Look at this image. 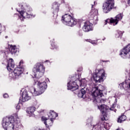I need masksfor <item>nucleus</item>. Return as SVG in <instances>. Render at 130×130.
Here are the masks:
<instances>
[{
  "label": "nucleus",
  "mask_w": 130,
  "mask_h": 130,
  "mask_svg": "<svg viewBox=\"0 0 130 130\" xmlns=\"http://www.w3.org/2000/svg\"><path fill=\"white\" fill-rule=\"evenodd\" d=\"M51 46H52L53 49H57V48L58 47L57 46V45L55 44L54 43L52 44Z\"/></svg>",
  "instance_id": "obj_27"
},
{
  "label": "nucleus",
  "mask_w": 130,
  "mask_h": 130,
  "mask_svg": "<svg viewBox=\"0 0 130 130\" xmlns=\"http://www.w3.org/2000/svg\"><path fill=\"white\" fill-rule=\"evenodd\" d=\"M34 76L35 78H41L45 73V67L41 63H37L32 69Z\"/></svg>",
  "instance_id": "obj_7"
},
{
  "label": "nucleus",
  "mask_w": 130,
  "mask_h": 130,
  "mask_svg": "<svg viewBox=\"0 0 130 130\" xmlns=\"http://www.w3.org/2000/svg\"><path fill=\"white\" fill-rule=\"evenodd\" d=\"M91 92L92 96L95 97V102L102 103L105 101V100L102 98L103 97L102 90L99 89L98 86L93 87Z\"/></svg>",
  "instance_id": "obj_8"
},
{
  "label": "nucleus",
  "mask_w": 130,
  "mask_h": 130,
  "mask_svg": "<svg viewBox=\"0 0 130 130\" xmlns=\"http://www.w3.org/2000/svg\"><path fill=\"white\" fill-rule=\"evenodd\" d=\"M9 51L11 54H15V53L19 51V49L16 46H11Z\"/></svg>",
  "instance_id": "obj_20"
},
{
  "label": "nucleus",
  "mask_w": 130,
  "mask_h": 130,
  "mask_svg": "<svg viewBox=\"0 0 130 130\" xmlns=\"http://www.w3.org/2000/svg\"><path fill=\"white\" fill-rule=\"evenodd\" d=\"M120 89H124L126 91H130V82L126 79L124 82L119 84Z\"/></svg>",
  "instance_id": "obj_16"
},
{
  "label": "nucleus",
  "mask_w": 130,
  "mask_h": 130,
  "mask_svg": "<svg viewBox=\"0 0 130 130\" xmlns=\"http://www.w3.org/2000/svg\"><path fill=\"white\" fill-rule=\"evenodd\" d=\"M45 62H49V60H47L45 61Z\"/></svg>",
  "instance_id": "obj_36"
},
{
  "label": "nucleus",
  "mask_w": 130,
  "mask_h": 130,
  "mask_svg": "<svg viewBox=\"0 0 130 130\" xmlns=\"http://www.w3.org/2000/svg\"><path fill=\"white\" fill-rule=\"evenodd\" d=\"M46 89H47V84L45 81H38L37 88L32 87L31 88V92L34 96H38L44 93Z\"/></svg>",
  "instance_id": "obj_6"
},
{
  "label": "nucleus",
  "mask_w": 130,
  "mask_h": 130,
  "mask_svg": "<svg viewBox=\"0 0 130 130\" xmlns=\"http://www.w3.org/2000/svg\"><path fill=\"white\" fill-rule=\"evenodd\" d=\"M122 14H119L115 17V18H111V19H108L105 20V25H107V23H109V24H111V25L115 26V25H117L118 21L122 19Z\"/></svg>",
  "instance_id": "obj_12"
},
{
  "label": "nucleus",
  "mask_w": 130,
  "mask_h": 130,
  "mask_svg": "<svg viewBox=\"0 0 130 130\" xmlns=\"http://www.w3.org/2000/svg\"><path fill=\"white\" fill-rule=\"evenodd\" d=\"M123 32L120 30H117V33L116 34V38H121Z\"/></svg>",
  "instance_id": "obj_24"
},
{
  "label": "nucleus",
  "mask_w": 130,
  "mask_h": 130,
  "mask_svg": "<svg viewBox=\"0 0 130 130\" xmlns=\"http://www.w3.org/2000/svg\"><path fill=\"white\" fill-rule=\"evenodd\" d=\"M117 103V99H115V102L113 104V105H112V108H111L110 109V110H113V109H112V108H114V107H115V106H116V103Z\"/></svg>",
  "instance_id": "obj_26"
},
{
  "label": "nucleus",
  "mask_w": 130,
  "mask_h": 130,
  "mask_svg": "<svg viewBox=\"0 0 130 130\" xmlns=\"http://www.w3.org/2000/svg\"><path fill=\"white\" fill-rule=\"evenodd\" d=\"M36 108L34 107H30L27 108L26 112L28 114H33L35 112Z\"/></svg>",
  "instance_id": "obj_23"
},
{
  "label": "nucleus",
  "mask_w": 130,
  "mask_h": 130,
  "mask_svg": "<svg viewBox=\"0 0 130 130\" xmlns=\"http://www.w3.org/2000/svg\"><path fill=\"white\" fill-rule=\"evenodd\" d=\"M23 64H24V61L21 60L19 62V66L17 68H16L13 72L10 71L9 72V79L10 80H18L19 78L21 77V75L23 73H24V67H23Z\"/></svg>",
  "instance_id": "obj_4"
},
{
  "label": "nucleus",
  "mask_w": 130,
  "mask_h": 130,
  "mask_svg": "<svg viewBox=\"0 0 130 130\" xmlns=\"http://www.w3.org/2000/svg\"><path fill=\"white\" fill-rule=\"evenodd\" d=\"M31 99V96L29 95L28 92L26 90H24L22 94V96L19 99V102L21 103L22 102H26Z\"/></svg>",
  "instance_id": "obj_15"
},
{
  "label": "nucleus",
  "mask_w": 130,
  "mask_h": 130,
  "mask_svg": "<svg viewBox=\"0 0 130 130\" xmlns=\"http://www.w3.org/2000/svg\"><path fill=\"white\" fill-rule=\"evenodd\" d=\"M14 68H15V62H14V60H13V59H10L9 60L7 64V70L10 72V71H12Z\"/></svg>",
  "instance_id": "obj_19"
},
{
  "label": "nucleus",
  "mask_w": 130,
  "mask_h": 130,
  "mask_svg": "<svg viewBox=\"0 0 130 130\" xmlns=\"http://www.w3.org/2000/svg\"><path fill=\"white\" fill-rule=\"evenodd\" d=\"M48 81H49V79H47Z\"/></svg>",
  "instance_id": "obj_42"
},
{
  "label": "nucleus",
  "mask_w": 130,
  "mask_h": 130,
  "mask_svg": "<svg viewBox=\"0 0 130 130\" xmlns=\"http://www.w3.org/2000/svg\"><path fill=\"white\" fill-rule=\"evenodd\" d=\"M79 75H76L72 77L70 79L69 82L67 83L68 90L71 91H76L79 89V85L77 84V82L80 83V87H86L87 86V80L85 79H82L81 80L79 78H77Z\"/></svg>",
  "instance_id": "obj_2"
},
{
  "label": "nucleus",
  "mask_w": 130,
  "mask_h": 130,
  "mask_svg": "<svg viewBox=\"0 0 130 130\" xmlns=\"http://www.w3.org/2000/svg\"><path fill=\"white\" fill-rule=\"evenodd\" d=\"M85 94H86V91L84 88H82L79 93H78V96L79 98H85Z\"/></svg>",
  "instance_id": "obj_21"
},
{
  "label": "nucleus",
  "mask_w": 130,
  "mask_h": 130,
  "mask_svg": "<svg viewBox=\"0 0 130 130\" xmlns=\"http://www.w3.org/2000/svg\"><path fill=\"white\" fill-rule=\"evenodd\" d=\"M16 109H17V110H20V105H17V106H16Z\"/></svg>",
  "instance_id": "obj_32"
},
{
  "label": "nucleus",
  "mask_w": 130,
  "mask_h": 130,
  "mask_svg": "<svg viewBox=\"0 0 130 130\" xmlns=\"http://www.w3.org/2000/svg\"><path fill=\"white\" fill-rule=\"evenodd\" d=\"M98 108L100 110L101 112L103 114V117H101V120H108V118L106 116V111L108 109V107L105 105H102L101 106H98Z\"/></svg>",
  "instance_id": "obj_14"
},
{
  "label": "nucleus",
  "mask_w": 130,
  "mask_h": 130,
  "mask_svg": "<svg viewBox=\"0 0 130 130\" xmlns=\"http://www.w3.org/2000/svg\"><path fill=\"white\" fill-rule=\"evenodd\" d=\"M88 42H90L91 44H93V45L97 44V41H92L91 40H89Z\"/></svg>",
  "instance_id": "obj_28"
},
{
  "label": "nucleus",
  "mask_w": 130,
  "mask_h": 130,
  "mask_svg": "<svg viewBox=\"0 0 130 130\" xmlns=\"http://www.w3.org/2000/svg\"><path fill=\"white\" fill-rule=\"evenodd\" d=\"M89 121H91V119L87 120V122H89Z\"/></svg>",
  "instance_id": "obj_37"
},
{
  "label": "nucleus",
  "mask_w": 130,
  "mask_h": 130,
  "mask_svg": "<svg viewBox=\"0 0 130 130\" xmlns=\"http://www.w3.org/2000/svg\"><path fill=\"white\" fill-rule=\"evenodd\" d=\"M5 38H8V36H6V37H5Z\"/></svg>",
  "instance_id": "obj_39"
},
{
  "label": "nucleus",
  "mask_w": 130,
  "mask_h": 130,
  "mask_svg": "<svg viewBox=\"0 0 130 130\" xmlns=\"http://www.w3.org/2000/svg\"><path fill=\"white\" fill-rule=\"evenodd\" d=\"M2 33V24H0V34Z\"/></svg>",
  "instance_id": "obj_33"
},
{
  "label": "nucleus",
  "mask_w": 130,
  "mask_h": 130,
  "mask_svg": "<svg viewBox=\"0 0 130 130\" xmlns=\"http://www.w3.org/2000/svg\"><path fill=\"white\" fill-rule=\"evenodd\" d=\"M78 35L80 36H83V32H82V30H79L78 31Z\"/></svg>",
  "instance_id": "obj_29"
},
{
  "label": "nucleus",
  "mask_w": 130,
  "mask_h": 130,
  "mask_svg": "<svg viewBox=\"0 0 130 130\" xmlns=\"http://www.w3.org/2000/svg\"><path fill=\"white\" fill-rule=\"evenodd\" d=\"M116 9L114 0H108L104 3L103 6V11L105 14H108L111 10Z\"/></svg>",
  "instance_id": "obj_10"
},
{
  "label": "nucleus",
  "mask_w": 130,
  "mask_h": 130,
  "mask_svg": "<svg viewBox=\"0 0 130 130\" xmlns=\"http://www.w3.org/2000/svg\"><path fill=\"white\" fill-rule=\"evenodd\" d=\"M52 9L53 10V14L55 15V17H57V13L59 11L58 4L56 3L53 4Z\"/></svg>",
  "instance_id": "obj_18"
},
{
  "label": "nucleus",
  "mask_w": 130,
  "mask_h": 130,
  "mask_svg": "<svg viewBox=\"0 0 130 130\" xmlns=\"http://www.w3.org/2000/svg\"><path fill=\"white\" fill-rule=\"evenodd\" d=\"M19 7L21 9L16 8V11L19 13L20 16H19V18L21 21H23L24 19H26V18L34 17L31 13L32 9L29 6L26 5V4H20Z\"/></svg>",
  "instance_id": "obj_3"
},
{
  "label": "nucleus",
  "mask_w": 130,
  "mask_h": 130,
  "mask_svg": "<svg viewBox=\"0 0 130 130\" xmlns=\"http://www.w3.org/2000/svg\"><path fill=\"white\" fill-rule=\"evenodd\" d=\"M3 97H4V98H8V97H9V94L7 93H5L3 95Z\"/></svg>",
  "instance_id": "obj_30"
},
{
  "label": "nucleus",
  "mask_w": 130,
  "mask_h": 130,
  "mask_svg": "<svg viewBox=\"0 0 130 130\" xmlns=\"http://www.w3.org/2000/svg\"><path fill=\"white\" fill-rule=\"evenodd\" d=\"M94 5H95V4L96 5H97V3H96V2H94Z\"/></svg>",
  "instance_id": "obj_38"
},
{
  "label": "nucleus",
  "mask_w": 130,
  "mask_h": 130,
  "mask_svg": "<svg viewBox=\"0 0 130 130\" xmlns=\"http://www.w3.org/2000/svg\"><path fill=\"white\" fill-rule=\"evenodd\" d=\"M93 78L95 83L103 82V79L105 78V70L103 69H96L93 73Z\"/></svg>",
  "instance_id": "obj_9"
},
{
  "label": "nucleus",
  "mask_w": 130,
  "mask_h": 130,
  "mask_svg": "<svg viewBox=\"0 0 130 130\" xmlns=\"http://www.w3.org/2000/svg\"><path fill=\"white\" fill-rule=\"evenodd\" d=\"M61 21L64 25L69 26L70 27H73L75 25H81V20L80 19H77L73 18L70 14H66L62 16Z\"/></svg>",
  "instance_id": "obj_5"
},
{
  "label": "nucleus",
  "mask_w": 130,
  "mask_h": 130,
  "mask_svg": "<svg viewBox=\"0 0 130 130\" xmlns=\"http://www.w3.org/2000/svg\"><path fill=\"white\" fill-rule=\"evenodd\" d=\"M20 124V119L16 116L15 118L13 116L6 117L3 119L2 125L5 130H14L15 127H18Z\"/></svg>",
  "instance_id": "obj_1"
},
{
  "label": "nucleus",
  "mask_w": 130,
  "mask_h": 130,
  "mask_svg": "<svg viewBox=\"0 0 130 130\" xmlns=\"http://www.w3.org/2000/svg\"><path fill=\"white\" fill-rule=\"evenodd\" d=\"M82 71H83L82 68H80L77 70V72H78V73H80V72H82Z\"/></svg>",
  "instance_id": "obj_31"
},
{
  "label": "nucleus",
  "mask_w": 130,
  "mask_h": 130,
  "mask_svg": "<svg viewBox=\"0 0 130 130\" xmlns=\"http://www.w3.org/2000/svg\"><path fill=\"white\" fill-rule=\"evenodd\" d=\"M93 15H95V16L93 18L94 20H95L96 22H98V16H97L98 15V10L97 9L94 10Z\"/></svg>",
  "instance_id": "obj_25"
},
{
  "label": "nucleus",
  "mask_w": 130,
  "mask_h": 130,
  "mask_svg": "<svg viewBox=\"0 0 130 130\" xmlns=\"http://www.w3.org/2000/svg\"><path fill=\"white\" fill-rule=\"evenodd\" d=\"M83 30L84 32H89V31H92V30H93L92 24L90 23L89 22H85L83 27Z\"/></svg>",
  "instance_id": "obj_17"
},
{
  "label": "nucleus",
  "mask_w": 130,
  "mask_h": 130,
  "mask_svg": "<svg viewBox=\"0 0 130 130\" xmlns=\"http://www.w3.org/2000/svg\"><path fill=\"white\" fill-rule=\"evenodd\" d=\"M35 130H44V129L37 128V129H35Z\"/></svg>",
  "instance_id": "obj_34"
},
{
  "label": "nucleus",
  "mask_w": 130,
  "mask_h": 130,
  "mask_svg": "<svg viewBox=\"0 0 130 130\" xmlns=\"http://www.w3.org/2000/svg\"><path fill=\"white\" fill-rule=\"evenodd\" d=\"M103 40H104H104H105V38H104V39H103Z\"/></svg>",
  "instance_id": "obj_40"
},
{
  "label": "nucleus",
  "mask_w": 130,
  "mask_h": 130,
  "mask_svg": "<svg viewBox=\"0 0 130 130\" xmlns=\"http://www.w3.org/2000/svg\"><path fill=\"white\" fill-rule=\"evenodd\" d=\"M127 4L128 5H130V0L127 1Z\"/></svg>",
  "instance_id": "obj_35"
},
{
  "label": "nucleus",
  "mask_w": 130,
  "mask_h": 130,
  "mask_svg": "<svg viewBox=\"0 0 130 130\" xmlns=\"http://www.w3.org/2000/svg\"><path fill=\"white\" fill-rule=\"evenodd\" d=\"M119 55L122 58H130V44L120 51Z\"/></svg>",
  "instance_id": "obj_13"
},
{
  "label": "nucleus",
  "mask_w": 130,
  "mask_h": 130,
  "mask_svg": "<svg viewBox=\"0 0 130 130\" xmlns=\"http://www.w3.org/2000/svg\"><path fill=\"white\" fill-rule=\"evenodd\" d=\"M126 120V116L124 115H122L120 117L118 118L117 122L118 123H122L123 121Z\"/></svg>",
  "instance_id": "obj_22"
},
{
  "label": "nucleus",
  "mask_w": 130,
  "mask_h": 130,
  "mask_svg": "<svg viewBox=\"0 0 130 130\" xmlns=\"http://www.w3.org/2000/svg\"><path fill=\"white\" fill-rule=\"evenodd\" d=\"M93 5H92V9H93Z\"/></svg>",
  "instance_id": "obj_41"
},
{
  "label": "nucleus",
  "mask_w": 130,
  "mask_h": 130,
  "mask_svg": "<svg viewBox=\"0 0 130 130\" xmlns=\"http://www.w3.org/2000/svg\"><path fill=\"white\" fill-rule=\"evenodd\" d=\"M57 116H58V115H57V114L54 111H52L50 112V115H49V118L50 119V123L47 121L48 119L45 117H42L41 118L42 121L44 122L46 127H48L49 126H51L52 125L53 120H54V119H55Z\"/></svg>",
  "instance_id": "obj_11"
}]
</instances>
